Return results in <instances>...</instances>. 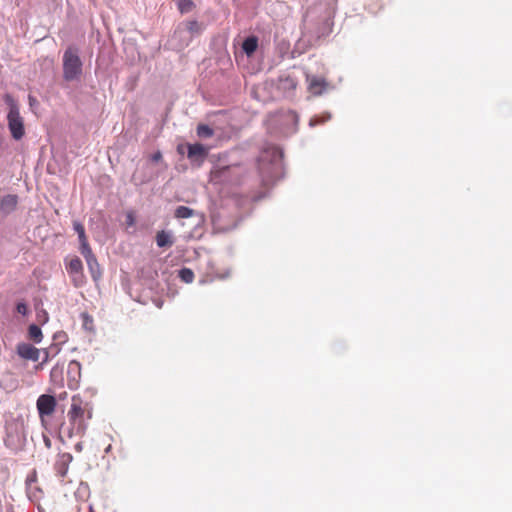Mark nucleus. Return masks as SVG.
Segmentation results:
<instances>
[{
  "mask_svg": "<svg viewBox=\"0 0 512 512\" xmlns=\"http://www.w3.org/2000/svg\"><path fill=\"white\" fill-rule=\"evenodd\" d=\"M92 418V410L89 403L80 395H74L71 406L67 412V422L61 426V431L68 438L83 436L87 429V421Z\"/></svg>",
  "mask_w": 512,
  "mask_h": 512,
  "instance_id": "nucleus-1",
  "label": "nucleus"
},
{
  "mask_svg": "<svg viewBox=\"0 0 512 512\" xmlns=\"http://www.w3.org/2000/svg\"><path fill=\"white\" fill-rule=\"evenodd\" d=\"M6 104L9 106L7 114V124L12 137L15 140H20L25 135L24 119L20 115V110L15 99L10 95L4 96Z\"/></svg>",
  "mask_w": 512,
  "mask_h": 512,
  "instance_id": "nucleus-2",
  "label": "nucleus"
},
{
  "mask_svg": "<svg viewBox=\"0 0 512 512\" xmlns=\"http://www.w3.org/2000/svg\"><path fill=\"white\" fill-rule=\"evenodd\" d=\"M83 63L79 57L78 49L68 47L63 54V78L66 81H73L80 78Z\"/></svg>",
  "mask_w": 512,
  "mask_h": 512,
  "instance_id": "nucleus-3",
  "label": "nucleus"
},
{
  "mask_svg": "<svg viewBox=\"0 0 512 512\" xmlns=\"http://www.w3.org/2000/svg\"><path fill=\"white\" fill-rule=\"evenodd\" d=\"M39 418L43 426L56 411L57 401L54 396L49 394H42L38 397L36 402Z\"/></svg>",
  "mask_w": 512,
  "mask_h": 512,
  "instance_id": "nucleus-4",
  "label": "nucleus"
},
{
  "mask_svg": "<svg viewBox=\"0 0 512 512\" xmlns=\"http://www.w3.org/2000/svg\"><path fill=\"white\" fill-rule=\"evenodd\" d=\"M187 157L192 163L201 166L208 156L209 148L201 143L187 144Z\"/></svg>",
  "mask_w": 512,
  "mask_h": 512,
  "instance_id": "nucleus-5",
  "label": "nucleus"
},
{
  "mask_svg": "<svg viewBox=\"0 0 512 512\" xmlns=\"http://www.w3.org/2000/svg\"><path fill=\"white\" fill-rule=\"evenodd\" d=\"M72 460L73 456L70 453L65 452L58 454L54 464V469L58 476L62 478L66 476Z\"/></svg>",
  "mask_w": 512,
  "mask_h": 512,
  "instance_id": "nucleus-6",
  "label": "nucleus"
},
{
  "mask_svg": "<svg viewBox=\"0 0 512 512\" xmlns=\"http://www.w3.org/2000/svg\"><path fill=\"white\" fill-rule=\"evenodd\" d=\"M17 354L26 360L38 361L40 350L28 343H20L17 345Z\"/></svg>",
  "mask_w": 512,
  "mask_h": 512,
  "instance_id": "nucleus-7",
  "label": "nucleus"
},
{
  "mask_svg": "<svg viewBox=\"0 0 512 512\" xmlns=\"http://www.w3.org/2000/svg\"><path fill=\"white\" fill-rule=\"evenodd\" d=\"M308 90L315 96L321 95L328 87L324 78L307 75Z\"/></svg>",
  "mask_w": 512,
  "mask_h": 512,
  "instance_id": "nucleus-8",
  "label": "nucleus"
},
{
  "mask_svg": "<svg viewBox=\"0 0 512 512\" xmlns=\"http://www.w3.org/2000/svg\"><path fill=\"white\" fill-rule=\"evenodd\" d=\"M18 204V197L16 195L8 194L0 198V212L3 214H10L13 212Z\"/></svg>",
  "mask_w": 512,
  "mask_h": 512,
  "instance_id": "nucleus-9",
  "label": "nucleus"
},
{
  "mask_svg": "<svg viewBox=\"0 0 512 512\" xmlns=\"http://www.w3.org/2000/svg\"><path fill=\"white\" fill-rule=\"evenodd\" d=\"M82 255L87 262V265L90 270L92 278L94 280L99 279V277L101 276L100 267H99V264L97 262L95 255L93 254V252L91 251V252H89V254H82Z\"/></svg>",
  "mask_w": 512,
  "mask_h": 512,
  "instance_id": "nucleus-10",
  "label": "nucleus"
},
{
  "mask_svg": "<svg viewBox=\"0 0 512 512\" xmlns=\"http://www.w3.org/2000/svg\"><path fill=\"white\" fill-rule=\"evenodd\" d=\"M278 87L283 91H293L297 87V81L290 75L281 76L278 80Z\"/></svg>",
  "mask_w": 512,
  "mask_h": 512,
  "instance_id": "nucleus-11",
  "label": "nucleus"
},
{
  "mask_svg": "<svg viewBox=\"0 0 512 512\" xmlns=\"http://www.w3.org/2000/svg\"><path fill=\"white\" fill-rule=\"evenodd\" d=\"M257 47L258 39L255 36L246 38L242 44V49L248 56H251L257 50Z\"/></svg>",
  "mask_w": 512,
  "mask_h": 512,
  "instance_id": "nucleus-12",
  "label": "nucleus"
},
{
  "mask_svg": "<svg viewBox=\"0 0 512 512\" xmlns=\"http://www.w3.org/2000/svg\"><path fill=\"white\" fill-rule=\"evenodd\" d=\"M66 270L68 274L83 270V264L79 257L74 256L66 259Z\"/></svg>",
  "mask_w": 512,
  "mask_h": 512,
  "instance_id": "nucleus-13",
  "label": "nucleus"
},
{
  "mask_svg": "<svg viewBox=\"0 0 512 512\" xmlns=\"http://www.w3.org/2000/svg\"><path fill=\"white\" fill-rule=\"evenodd\" d=\"M156 243L159 247H170L173 245V240L171 236L166 231H159L156 235Z\"/></svg>",
  "mask_w": 512,
  "mask_h": 512,
  "instance_id": "nucleus-14",
  "label": "nucleus"
},
{
  "mask_svg": "<svg viewBox=\"0 0 512 512\" xmlns=\"http://www.w3.org/2000/svg\"><path fill=\"white\" fill-rule=\"evenodd\" d=\"M28 337L35 343H40L43 338V334L40 327L37 326L36 324H31L28 328Z\"/></svg>",
  "mask_w": 512,
  "mask_h": 512,
  "instance_id": "nucleus-15",
  "label": "nucleus"
},
{
  "mask_svg": "<svg viewBox=\"0 0 512 512\" xmlns=\"http://www.w3.org/2000/svg\"><path fill=\"white\" fill-rule=\"evenodd\" d=\"M194 215H195V211L186 206H178L174 212V216L177 219L190 218V217H193Z\"/></svg>",
  "mask_w": 512,
  "mask_h": 512,
  "instance_id": "nucleus-16",
  "label": "nucleus"
},
{
  "mask_svg": "<svg viewBox=\"0 0 512 512\" xmlns=\"http://www.w3.org/2000/svg\"><path fill=\"white\" fill-rule=\"evenodd\" d=\"M199 138H210L214 135V131L206 124H199L196 129Z\"/></svg>",
  "mask_w": 512,
  "mask_h": 512,
  "instance_id": "nucleus-17",
  "label": "nucleus"
},
{
  "mask_svg": "<svg viewBox=\"0 0 512 512\" xmlns=\"http://www.w3.org/2000/svg\"><path fill=\"white\" fill-rule=\"evenodd\" d=\"M69 276L71 277L73 285L77 288L82 287L86 283V277L83 273V270L70 273Z\"/></svg>",
  "mask_w": 512,
  "mask_h": 512,
  "instance_id": "nucleus-18",
  "label": "nucleus"
},
{
  "mask_svg": "<svg viewBox=\"0 0 512 512\" xmlns=\"http://www.w3.org/2000/svg\"><path fill=\"white\" fill-rule=\"evenodd\" d=\"M179 277L185 283H192L194 280V272L189 268H182L179 271Z\"/></svg>",
  "mask_w": 512,
  "mask_h": 512,
  "instance_id": "nucleus-19",
  "label": "nucleus"
},
{
  "mask_svg": "<svg viewBox=\"0 0 512 512\" xmlns=\"http://www.w3.org/2000/svg\"><path fill=\"white\" fill-rule=\"evenodd\" d=\"M176 1H177L178 9L181 13L190 12L194 7V3L192 2V0H176Z\"/></svg>",
  "mask_w": 512,
  "mask_h": 512,
  "instance_id": "nucleus-20",
  "label": "nucleus"
},
{
  "mask_svg": "<svg viewBox=\"0 0 512 512\" xmlns=\"http://www.w3.org/2000/svg\"><path fill=\"white\" fill-rule=\"evenodd\" d=\"M79 238V242H80V252L81 254H89V252L92 251L89 243H88V240H87V237H86V234L83 233L81 235L78 236Z\"/></svg>",
  "mask_w": 512,
  "mask_h": 512,
  "instance_id": "nucleus-21",
  "label": "nucleus"
},
{
  "mask_svg": "<svg viewBox=\"0 0 512 512\" xmlns=\"http://www.w3.org/2000/svg\"><path fill=\"white\" fill-rule=\"evenodd\" d=\"M187 29L191 33H194V32H200L201 27H200L199 23L196 20H193V21H189L187 23Z\"/></svg>",
  "mask_w": 512,
  "mask_h": 512,
  "instance_id": "nucleus-22",
  "label": "nucleus"
},
{
  "mask_svg": "<svg viewBox=\"0 0 512 512\" xmlns=\"http://www.w3.org/2000/svg\"><path fill=\"white\" fill-rule=\"evenodd\" d=\"M16 310L19 314L26 315L28 313V307L25 303L19 302L16 306Z\"/></svg>",
  "mask_w": 512,
  "mask_h": 512,
  "instance_id": "nucleus-23",
  "label": "nucleus"
},
{
  "mask_svg": "<svg viewBox=\"0 0 512 512\" xmlns=\"http://www.w3.org/2000/svg\"><path fill=\"white\" fill-rule=\"evenodd\" d=\"M73 227H74L75 232L78 234V236L85 233L84 226L80 222L75 221L73 223Z\"/></svg>",
  "mask_w": 512,
  "mask_h": 512,
  "instance_id": "nucleus-24",
  "label": "nucleus"
},
{
  "mask_svg": "<svg viewBox=\"0 0 512 512\" xmlns=\"http://www.w3.org/2000/svg\"><path fill=\"white\" fill-rule=\"evenodd\" d=\"M126 224L128 226H133L135 224V217L132 212H128L126 215Z\"/></svg>",
  "mask_w": 512,
  "mask_h": 512,
  "instance_id": "nucleus-25",
  "label": "nucleus"
},
{
  "mask_svg": "<svg viewBox=\"0 0 512 512\" xmlns=\"http://www.w3.org/2000/svg\"><path fill=\"white\" fill-rule=\"evenodd\" d=\"M229 166L220 168L216 173L219 174V176H224L225 173L229 170Z\"/></svg>",
  "mask_w": 512,
  "mask_h": 512,
  "instance_id": "nucleus-26",
  "label": "nucleus"
},
{
  "mask_svg": "<svg viewBox=\"0 0 512 512\" xmlns=\"http://www.w3.org/2000/svg\"><path fill=\"white\" fill-rule=\"evenodd\" d=\"M161 158H162V155H161V153H160V152H157V153H155V154L152 156V159H153L154 161H159Z\"/></svg>",
  "mask_w": 512,
  "mask_h": 512,
  "instance_id": "nucleus-27",
  "label": "nucleus"
},
{
  "mask_svg": "<svg viewBox=\"0 0 512 512\" xmlns=\"http://www.w3.org/2000/svg\"><path fill=\"white\" fill-rule=\"evenodd\" d=\"M83 449V443L82 442H78L76 445H75V450L77 452H81Z\"/></svg>",
  "mask_w": 512,
  "mask_h": 512,
  "instance_id": "nucleus-28",
  "label": "nucleus"
},
{
  "mask_svg": "<svg viewBox=\"0 0 512 512\" xmlns=\"http://www.w3.org/2000/svg\"><path fill=\"white\" fill-rule=\"evenodd\" d=\"M184 147H185L184 145H178L177 146V152L179 154H183L184 153Z\"/></svg>",
  "mask_w": 512,
  "mask_h": 512,
  "instance_id": "nucleus-29",
  "label": "nucleus"
},
{
  "mask_svg": "<svg viewBox=\"0 0 512 512\" xmlns=\"http://www.w3.org/2000/svg\"><path fill=\"white\" fill-rule=\"evenodd\" d=\"M36 102V99L32 96H29V103L32 106Z\"/></svg>",
  "mask_w": 512,
  "mask_h": 512,
  "instance_id": "nucleus-30",
  "label": "nucleus"
},
{
  "mask_svg": "<svg viewBox=\"0 0 512 512\" xmlns=\"http://www.w3.org/2000/svg\"><path fill=\"white\" fill-rule=\"evenodd\" d=\"M44 353H45V358H44V360H43V361L45 362V361H47V359H48V351H47V350H45V351H44Z\"/></svg>",
  "mask_w": 512,
  "mask_h": 512,
  "instance_id": "nucleus-31",
  "label": "nucleus"
},
{
  "mask_svg": "<svg viewBox=\"0 0 512 512\" xmlns=\"http://www.w3.org/2000/svg\"><path fill=\"white\" fill-rule=\"evenodd\" d=\"M90 512H94V511H93V508H92L91 506H90Z\"/></svg>",
  "mask_w": 512,
  "mask_h": 512,
  "instance_id": "nucleus-32",
  "label": "nucleus"
}]
</instances>
